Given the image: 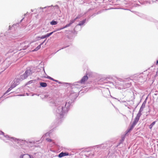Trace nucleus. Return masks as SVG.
<instances>
[{"mask_svg":"<svg viewBox=\"0 0 158 158\" xmlns=\"http://www.w3.org/2000/svg\"><path fill=\"white\" fill-rule=\"evenodd\" d=\"M88 77L87 75L84 76L81 79L80 82L81 83L84 84L88 79Z\"/></svg>","mask_w":158,"mask_h":158,"instance_id":"1","label":"nucleus"},{"mask_svg":"<svg viewBox=\"0 0 158 158\" xmlns=\"http://www.w3.org/2000/svg\"><path fill=\"white\" fill-rule=\"evenodd\" d=\"M55 31H54L52 32L49 33H48L45 35H42L41 37H38V38H40V39H43L45 38H46L50 36Z\"/></svg>","mask_w":158,"mask_h":158,"instance_id":"2","label":"nucleus"},{"mask_svg":"<svg viewBox=\"0 0 158 158\" xmlns=\"http://www.w3.org/2000/svg\"><path fill=\"white\" fill-rule=\"evenodd\" d=\"M69 155V153L67 152L64 153L63 152H62L60 153L58 155V157H59L61 158L63 156H68Z\"/></svg>","mask_w":158,"mask_h":158,"instance_id":"3","label":"nucleus"},{"mask_svg":"<svg viewBox=\"0 0 158 158\" xmlns=\"http://www.w3.org/2000/svg\"><path fill=\"white\" fill-rule=\"evenodd\" d=\"M19 80L18 79H16L14 80L13 83L12 85H15V84H16V86L19 83Z\"/></svg>","mask_w":158,"mask_h":158,"instance_id":"4","label":"nucleus"},{"mask_svg":"<svg viewBox=\"0 0 158 158\" xmlns=\"http://www.w3.org/2000/svg\"><path fill=\"white\" fill-rule=\"evenodd\" d=\"M16 84H15L14 85H12L11 87L9 88L7 90V91L6 92V93H7L9 92V91H10L13 88L16 86Z\"/></svg>","mask_w":158,"mask_h":158,"instance_id":"5","label":"nucleus"},{"mask_svg":"<svg viewBox=\"0 0 158 158\" xmlns=\"http://www.w3.org/2000/svg\"><path fill=\"white\" fill-rule=\"evenodd\" d=\"M40 86L42 87H46L47 86V84L45 82H41L40 83Z\"/></svg>","mask_w":158,"mask_h":158,"instance_id":"6","label":"nucleus"},{"mask_svg":"<svg viewBox=\"0 0 158 158\" xmlns=\"http://www.w3.org/2000/svg\"><path fill=\"white\" fill-rule=\"evenodd\" d=\"M70 24L69 23L68 24H66L65 26L64 27H63L61 28H60L59 29H58L56 30V31H59V30H62V29H64L65 28H66L68 27H69V26H70Z\"/></svg>","mask_w":158,"mask_h":158,"instance_id":"7","label":"nucleus"},{"mask_svg":"<svg viewBox=\"0 0 158 158\" xmlns=\"http://www.w3.org/2000/svg\"><path fill=\"white\" fill-rule=\"evenodd\" d=\"M138 120H139V119H137V118H135V120L133 122L132 125H133V126H135V125L138 122Z\"/></svg>","mask_w":158,"mask_h":158,"instance_id":"8","label":"nucleus"},{"mask_svg":"<svg viewBox=\"0 0 158 158\" xmlns=\"http://www.w3.org/2000/svg\"><path fill=\"white\" fill-rule=\"evenodd\" d=\"M78 18V17H77L75 19L70 20L69 24H70V25H71L73 23H74L75 20Z\"/></svg>","mask_w":158,"mask_h":158,"instance_id":"9","label":"nucleus"},{"mask_svg":"<svg viewBox=\"0 0 158 158\" xmlns=\"http://www.w3.org/2000/svg\"><path fill=\"white\" fill-rule=\"evenodd\" d=\"M57 22L55 21L54 20H53L50 22V24L52 25H55L57 24Z\"/></svg>","mask_w":158,"mask_h":158,"instance_id":"10","label":"nucleus"},{"mask_svg":"<svg viewBox=\"0 0 158 158\" xmlns=\"http://www.w3.org/2000/svg\"><path fill=\"white\" fill-rule=\"evenodd\" d=\"M41 45H39V46H38L34 50H33V51H36L39 49L41 48Z\"/></svg>","mask_w":158,"mask_h":158,"instance_id":"11","label":"nucleus"},{"mask_svg":"<svg viewBox=\"0 0 158 158\" xmlns=\"http://www.w3.org/2000/svg\"><path fill=\"white\" fill-rule=\"evenodd\" d=\"M156 121H154L149 126V128L150 129H151L152 128V127L154 125V124H155Z\"/></svg>","mask_w":158,"mask_h":158,"instance_id":"12","label":"nucleus"},{"mask_svg":"<svg viewBox=\"0 0 158 158\" xmlns=\"http://www.w3.org/2000/svg\"><path fill=\"white\" fill-rule=\"evenodd\" d=\"M134 127L133 125H131L128 130V132H129Z\"/></svg>","mask_w":158,"mask_h":158,"instance_id":"13","label":"nucleus"},{"mask_svg":"<svg viewBox=\"0 0 158 158\" xmlns=\"http://www.w3.org/2000/svg\"><path fill=\"white\" fill-rule=\"evenodd\" d=\"M46 140L49 142H51L52 141V140L50 139L49 138H47L46 139Z\"/></svg>","mask_w":158,"mask_h":158,"instance_id":"14","label":"nucleus"},{"mask_svg":"<svg viewBox=\"0 0 158 158\" xmlns=\"http://www.w3.org/2000/svg\"><path fill=\"white\" fill-rule=\"evenodd\" d=\"M150 2H152L153 3V2H156V0H149Z\"/></svg>","mask_w":158,"mask_h":158,"instance_id":"15","label":"nucleus"},{"mask_svg":"<svg viewBox=\"0 0 158 158\" xmlns=\"http://www.w3.org/2000/svg\"><path fill=\"white\" fill-rule=\"evenodd\" d=\"M84 23H85L84 21H83L82 22V23H79L78 25H83V24Z\"/></svg>","mask_w":158,"mask_h":158,"instance_id":"16","label":"nucleus"},{"mask_svg":"<svg viewBox=\"0 0 158 158\" xmlns=\"http://www.w3.org/2000/svg\"><path fill=\"white\" fill-rule=\"evenodd\" d=\"M30 70H27V71L25 72V73H26V74H27V73H28L29 72H30Z\"/></svg>","mask_w":158,"mask_h":158,"instance_id":"17","label":"nucleus"},{"mask_svg":"<svg viewBox=\"0 0 158 158\" xmlns=\"http://www.w3.org/2000/svg\"><path fill=\"white\" fill-rule=\"evenodd\" d=\"M50 80H52L53 81H57V80H55L53 78L51 77Z\"/></svg>","mask_w":158,"mask_h":158,"instance_id":"18","label":"nucleus"},{"mask_svg":"<svg viewBox=\"0 0 158 158\" xmlns=\"http://www.w3.org/2000/svg\"><path fill=\"white\" fill-rule=\"evenodd\" d=\"M45 40L43 42H42L41 44H40V45H41V46L42 45L44 42Z\"/></svg>","mask_w":158,"mask_h":158,"instance_id":"19","label":"nucleus"},{"mask_svg":"<svg viewBox=\"0 0 158 158\" xmlns=\"http://www.w3.org/2000/svg\"><path fill=\"white\" fill-rule=\"evenodd\" d=\"M51 77L49 76H48L47 77V78H48V79H50Z\"/></svg>","mask_w":158,"mask_h":158,"instance_id":"20","label":"nucleus"},{"mask_svg":"<svg viewBox=\"0 0 158 158\" xmlns=\"http://www.w3.org/2000/svg\"><path fill=\"white\" fill-rule=\"evenodd\" d=\"M156 64H158V60L156 61Z\"/></svg>","mask_w":158,"mask_h":158,"instance_id":"21","label":"nucleus"}]
</instances>
